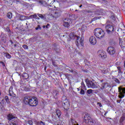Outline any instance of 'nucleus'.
<instances>
[{"instance_id":"21","label":"nucleus","mask_w":125,"mask_h":125,"mask_svg":"<svg viewBox=\"0 0 125 125\" xmlns=\"http://www.w3.org/2000/svg\"><path fill=\"white\" fill-rule=\"evenodd\" d=\"M26 19V16L21 15L20 17V20H21V21H24Z\"/></svg>"},{"instance_id":"58","label":"nucleus","mask_w":125,"mask_h":125,"mask_svg":"<svg viewBox=\"0 0 125 125\" xmlns=\"http://www.w3.org/2000/svg\"><path fill=\"white\" fill-rule=\"evenodd\" d=\"M77 89H78V90H80V89L79 88H77Z\"/></svg>"},{"instance_id":"27","label":"nucleus","mask_w":125,"mask_h":125,"mask_svg":"<svg viewBox=\"0 0 125 125\" xmlns=\"http://www.w3.org/2000/svg\"><path fill=\"white\" fill-rule=\"evenodd\" d=\"M5 56L6 58H8V59H10V58H11V55L8 53H6Z\"/></svg>"},{"instance_id":"42","label":"nucleus","mask_w":125,"mask_h":125,"mask_svg":"<svg viewBox=\"0 0 125 125\" xmlns=\"http://www.w3.org/2000/svg\"><path fill=\"white\" fill-rule=\"evenodd\" d=\"M111 19L112 20H116V18H115V16H111Z\"/></svg>"},{"instance_id":"44","label":"nucleus","mask_w":125,"mask_h":125,"mask_svg":"<svg viewBox=\"0 0 125 125\" xmlns=\"http://www.w3.org/2000/svg\"><path fill=\"white\" fill-rule=\"evenodd\" d=\"M50 26V24H49V23H48L46 26V29H48L49 27Z\"/></svg>"},{"instance_id":"17","label":"nucleus","mask_w":125,"mask_h":125,"mask_svg":"<svg viewBox=\"0 0 125 125\" xmlns=\"http://www.w3.org/2000/svg\"><path fill=\"white\" fill-rule=\"evenodd\" d=\"M56 115H57L58 118H59V119H60V116H61V111H60V110L56 109Z\"/></svg>"},{"instance_id":"20","label":"nucleus","mask_w":125,"mask_h":125,"mask_svg":"<svg viewBox=\"0 0 125 125\" xmlns=\"http://www.w3.org/2000/svg\"><path fill=\"white\" fill-rule=\"evenodd\" d=\"M7 17L9 18V19H11L12 18V13L9 12L7 14Z\"/></svg>"},{"instance_id":"33","label":"nucleus","mask_w":125,"mask_h":125,"mask_svg":"<svg viewBox=\"0 0 125 125\" xmlns=\"http://www.w3.org/2000/svg\"><path fill=\"white\" fill-rule=\"evenodd\" d=\"M92 91H93V90L92 89H89L87 90V92L88 94H91V93L92 92Z\"/></svg>"},{"instance_id":"2","label":"nucleus","mask_w":125,"mask_h":125,"mask_svg":"<svg viewBox=\"0 0 125 125\" xmlns=\"http://www.w3.org/2000/svg\"><path fill=\"white\" fill-rule=\"evenodd\" d=\"M69 37L72 40H76L75 42L76 44L77 47H79L80 44L83 46V38H81L80 36H78L77 35H73L72 33H70L69 35Z\"/></svg>"},{"instance_id":"53","label":"nucleus","mask_w":125,"mask_h":125,"mask_svg":"<svg viewBox=\"0 0 125 125\" xmlns=\"http://www.w3.org/2000/svg\"><path fill=\"white\" fill-rule=\"evenodd\" d=\"M43 29H44V28H46V26L45 25H43Z\"/></svg>"},{"instance_id":"56","label":"nucleus","mask_w":125,"mask_h":125,"mask_svg":"<svg viewBox=\"0 0 125 125\" xmlns=\"http://www.w3.org/2000/svg\"><path fill=\"white\" fill-rule=\"evenodd\" d=\"M52 64L53 65H54V62H52Z\"/></svg>"},{"instance_id":"18","label":"nucleus","mask_w":125,"mask_h":125,"mask_svg":"<svg viewBox=\"0 0 125 125\" xmlns=\"http://www.w3.org/2000/svg\"><path fill=\"white\" fill-rule=\"evenodd\" d=\"M22 78L24 80H27V79H29V74H28V73H24L22 74Z\"/></svg>"},{"instance_id":"45","label":"nucleus","mask_w":125,"mask_h":125,"mask_svg":"<svg viewBox=\"0 0 125 125\" xmlns=\"http://www.w3.org/2000/svg\"><path fill=\"white\" fill-rule=\"evenodd\" d=\"M97 104L99 105V107H102V104H101V103H98Z\"/></svg>"},{"instance_id":"32","label":"nucleus","mask_w":125,"mask_h":125,"mask_svg":"<svg viewBox=\"0 0 125 125\" xmlns=\"http://www.w3.org/2000/svg\"><path fill=\"white\" fill-rule=\"evenodd\" d=\"M105 85H106V83H103L102 84L101 89H104V88H105Z\"/></svg>"},{"instance_id":"55","label":"nucleus","mask_w":125,"mask_h":125,"mask_svg":"<svg viewBox=\"0 0 125 125\" xmlns=\"http://www.w3.org/2000/svg\"><path fill=\"white\" fill-rule=\"evenodd\" d=\"M66 76H69V74H66Z\"/></svg>"},{"instance_id":"13","label":"nucleus","mask_w":125,"mask_h":125,"mask_svg":"<svg viewBox=\"0 0 125 125\" xmlns=\"http://www.w3.org/2000/svg\"><path fill=\"white\" fill-rule=\"evenodd\" d=\"M98 54L100 57H101L103 59L104 58H106L107 57V55H106V52L105 51L102 50H100L98 51Z\"/></svg>"},{"instance_id":"38","label":"nucleus","mask_w":125,"mask_h":125,"mask_svg":"<svg viewBox=\"0 0 125 125\" xmlns=\"http://www.w3.org/2000/svg\"><path fill=\"white\" fill-rule=\"evenodd\" d=\"M0 63L2 64V65L3 66V67H5V64L3 62H1L0 61Z\"/></svg>"},{"instance_id":"50","label":"nucleus","mask_w":125,"mask_h":125,"mask_svg":"<svg viewBox=\"0 0 125 125\" xmlns=\"http://www.w3.org/2000/svg\"><path fill=\"white\" fill-rule=\"evenodd\" d=\"M117 69H118V70H121V67L120 66H118Z\"/></svg>"},{"instance_id":"25","label":"nucleus","mask_w":125,"mask_h":125,"mask_svg":"<svg viewBox=\"0 0 125 125\" xmlns=\"http://www.w3.org/2000/svg\"><path fill=\"white\" fill-rule=\"evenodd\" d=\"M102 73L103 74H107V73H108V70H107V69L104 68L103 70H102Z\"/></svg>"},{"instance_id":"57","label":"nucleus","mask_w":125,"mask_h":125,"mask_svg":"<svg viewBox=\"0 0 125 125\" xmlns=\"http://www.w3.org/2000/svg\"><path fill=\"white\" fill-rule=\"evenodd\" d=\"M0 95H1V93H0Z\"/></svg>"},{"instance_id":"11","label":"nucleus","mask_w":125,"mask_h":125,"mask_svg":"<svg viewBox=\"0 0 125 125\" xmlns=\"http://www.w3.org/2000/svg\"><path fill=\"white\" fill-rule=\"evenodd\" d=\"M107 51L110 55H114L116 53V49L113 46H109L107 49Z\"/></svg>"},{"instance_id":"51","label":"nucleus","mask_w":125,"mask_h":125,"mask_svg":"<svg viewBox=\"0 0 125 125\" xmlns=\"http://www.w3.org/2000/svg\"><path fill=\"white\" fill-rule=\"evenodd\" d=\"M14 48H15V47H16V46H17V44H15L14 45Z\"/></svg>"},{"instance_id":"35","label":"nucleus","mask_w":125,"mask_h":125,"mask_svg":"<svg viewBox=\"0 0 125 125\" xmlns=\"http://www.w3.org/2000/svg\"><path fill=\"white\" fill-rule=\"evenodd\" d=\"M80 94L83 95L84 94V90L83 89H81L80 91Z\"/></svg>"},{"instance_id":"40","label":"nucleus","mask_w":125,"mask_h":125,"mask_svg":"<svg viewBox=\"0 0 125 125\" xmlns=\"http://www.w3.org/2000/svg\"><path fill=\"white\" fill-rule=\"evenodd\" d=\"M37 124H42V125H45V124L44 123V122H42V121H41L40 122H38L37 123Z\"/></svg>"},{"instance_id":"47","label":"nucleus","mask_w":125,"mask_h":125,"mask_svg":"<svg viewBox=\"0 0 125 125\" xmlns=\"http://www.w3.org/2000/svg\"><path fill=\"white\" fill-rule=\"evenodd\" d=\"M35 19H37V20H40V18L38 17V16H36V17L35 18Z\"/></svg>"},{"instance_id":"10","label":"nucleus","mask_w":125,"mask_h":125,"mask_svg":"<svg viewBox=\"0 0 125 125\" xmlns=\"http://www.w3.org/2000/svg\"><path fill=\"white\" fill-rule=\"evenodd\" d=\"M65 100L63 101L62 106H63L64 109L67 111L70 107V103H69V101H68V100L66 99V98H65Z\"/></svg>"},{"instance_id":"31","label":"nucleus","mask_w":125,"mask_h":125,"mask_svg":"<svg viewBox=\"0 0 125 125\" xmlns=\"http://www.w3.org/2000/svg\"><path fill=\"white\" fill-rule=\"evenodd\" d=\"M125 121V117L122 116L120 120V123H123Z\"/></svg>"},{"instance_id":"7","label":"nucleus","mask_w":125,"mask_h":125,"mask_svg":"<svg viewBox=\"0 0 125 125\" xmlns=\"http://www.w3.org/2000/svg\"><path fill=\"white\" fill-rule=\"evenodd\" d=\"M105 30L106 31V33L108 34V35H112L114 32H115V29H114V26L110 24H107L105 25Z\"/></svg>"},{"instance_id":"16","label":"nucleus","mask_w":125,"mask_h":125,"mask_svg":"<svg viewBox=\"0 0 125 125\" xmlns=\"http://www.w3.org/2000/svg\"><path fill=\"white\" fill-rule=\"evenodd\" d=\"M69 20V19H65L64 20V22L63 23V25L64 27H66V28H68V27H70V24H69V22L66 21H68Z\"/></svg>"},{"instance_id":"39","label":"nucleus","mask_w":125,"mask_h":125,"mask_svg":"<svg viewBox=\"0 0 125 125\" xmlns=\"http://www.w3.org/2000/svg\"><path fill=\"white\" fill-rule=\"evenodd\" d=\"M39 29H40V30H41V29H42V27H41V26L39 25H38L37 27H36L35 29L39 30Z\"/></svg>"},{"instance_id":"48","label":"nucleus","mask_w":125,"mask_h":125,"mask_svg":"<svg viewBox=\"0 0 125 125\" xmlns=\"http://www.w3.org/2000/svg\"><path fill=\"white\" fill-rule=\"evenodd\" d=\"M10 42L12 45L13 44V43H14V42H12V40H10Z\"/></svg>"},{"instance_id":"24","label":"nucleus","mask_w":125,"mask_h":125,"mask_svg":"<svg viewBox=\"0 0 125 125\" xmlns=\"http://www.w3.org/2000/svg\"><path fill=\"white\" fill-rule=\"evenodd\" d=\"M113 80H114V81L115 82H116L117 83H118L119 84H120V83H121V82H120V80H119L118 79V78H113Z\"/></svg>"},{"instance_id":"5","label":"nucleus","mask_w":125,"mask_h":125,"mask_svg":"<svg viewBox=\"0 0 125 125\" xmlns=\"http://www.w3.org/2000/svg\"><path fill=\"white\" fill-rule=\"evenodd\" d=\"M54 14L52 15L53 18L57 19V18H59V17L61 16L62 11L60 8H57L55 10H54Z\"/></svg>"},{"instance_id":"6","label":"nucleus","mask_w":125,"mask_h":125,"mask_svg":"<svg viewBox=\"0 0 125 125\" xmlns=\"http://www.w3.org/2000/svg\"><path fill=\"white\" fill-rule=\"evenodd\" d=\"M119 95L118 97L120 99H123L125 95V87L120 86L118 87Z\"/></svg>"},{"instance_id":"36","label":"nucleus","mask_w":125,"mask_h":125,"mask_svg":"<svg viewBox=\"0 0 125 125\" xmlns=\"http://www.w3.org/2000/svg\"><path fill=\"white\" fill-rule=\"evenodd\" d=\"M71 123L72 124H73V125H79V124H77V125L75 124V123H77V122H76V121H75L73 119H71Z\"/></svg>"},{"instance_id":"29","label":"nucleus","mask_w":125,"mask_h":125,"mask_svg":"<svg viewBox=\"0 0 125 125\" xmlns=\"http://www.w3.org/2000/svg\"><path fill=\"white\" fill-rule=\"evenodd\" d=\"M29 17H30V18H31L32 19H33V18L35 19L36 17H37V14L32 15L30 16Z\"/></svg>"},{"instance_id":"15","label":"nucleus","mask_w":125,"mask_h":125,"mask_svg":"<svg viewBox=\"0 0 125 125\" xmlns=\"http://www.w3.org/2000/svg\"><path fill=\"white\" fill-rule=\"evenodd\" d=\"M7 119L8 121H12V120L15 119V115H13L12 113H9L7 116Z\"/></svg>"},{"instance_id":"34","label":"nucleus","mask_w":125,"mask_h":125,"mask_svg":"<svg viewBox=\"0 0 125 125\" xmlns=\"http://www.w3.org/2000/svg\"><path fill=\"white\" fill-rule=\"evenodd\" d=\"M22 47H23V48H24V49H28V45H27L26 44L23 45Z\"/></svg>"},{"instance_id":"46","label":"nucleus","mask_w":125,"mask_h":125,"mask_svg":"<svg viewBox=\"0 0 125 125\" xmlns=\"http://www.w3.org/2000/svg\"><path fill=\"white\" fill-rule=\"evenodd\" d=\"M121 101H122V100H121V99H120V100H117V103H121Z\"/></svg>"},{"instance_id":"59","label":"nucleus","mask_w":125,"mask_h":125,"mask_svg":"<svg viewBox=\"0 0 125 125\" xmlns=\"http://www.w3.org/2000/svg\"><path fill=\"white\" fill-rule=\"evenodd\" d=\"M62 0V1H63V0Z\"/></svg>"},{"instance_id":"30","label":"nucleus","mask_w":125,"mask_h":125,"mask_svg":"<svg viewBox=\"0 0 125 125\" xmlns=\"http://www.w3.org/2000/svg\"><path fill=\"white\" fill-rule=\"evenodd\" d=\"M38 16H39V17H40L42 19H44V16H43V15L41 14H38Z\"/></svg>"},{"instance_id":"1","label":"nucleus","mask_w":125,"mask_h":125,"mask_svg":"<svg viewBox=\"0 0 125 125\" xmlns=\"http://www.w3.org/2000/svg\"><path fill=\"white\" fill-rule=\"evenodd\" d=\"M23 102L26 105H30V106H35L38 105V99L34 97L31 98L29 97H25L24 98Z\"/></svg>"},{"instance_id":"4","label":"nucleus","mask_w":125,"mask_h":125,"mask_svg":"<svg viewBox=\"0 0 125 125\" xmlns=\"http://www.w3.org/2000/svg\"><path fill=\"white\" fill-rule=\"evenodd\" d=\"M84 122H85V124H87V125H95L96 122L93 121V119H91V117L89 116V114L88 113L86 114L84 117Z\"/></svg>"},{"instance_id":"19","label":"nucleus","mask_w":125,"mask_h":125,"mask_svg":"<svg viewBox=\"0 0 125 125\" xmlns=\"http://www.w3.org/2000/svg\"><path fill=\"white\" fill-rule=\"evenodd\" d=\"M81 85L83 89H84L85 90H86V86H85V84H84V83H83V81L82 82Z\"/></svg>"},{"instance_id":"26","label":"nucleus","mask_w":125,"mask_h":125,"mask_svg":"<svg viewBox=\"0 0 125 125\" xmlns=\"http://www.w3.org/2000/svg\"><path fill=\"white\" fill-rule=\"evenodd\" d=\"M83 12H84V13H92V11L87 10H83Z\"/></svg>"},{"instance_id":"28","label":"nucleus","mask_w":125,"mask_h":125,"mask_svg":"<svg viewBox=\"0 0 125 125\" xmlns=\"http://www.w3.org/2000/svg\"><path fill=\"white\" fill-rule=\"evenodd\" d=\"M101 17H96L92 19V21H96L97 19H100Z\"/></svg>"},{"instance_id":"60","label":"nucleus","mask_w":125,"mask_h":125,"mask_svg":"<svg viewBox=\"0 0 125 125\" xmlns=\"http://www.w3.org/2000/svg\"><path fill=\"white\" fill-rule=\"evenodd\" d=\"M56 95H57V94H56Z\"/></svg>"},{"instance_id":"14","label":"nucleus","mask_w":125,"mask_h":125,"mask_svg":"<svg viewBox=\"0 0 125 125\" xmlns=\"http://www.w3.org/2000/svg\"><path fill=\"white\" fill-rule=\"evenodd\" d=\"M89 41L91 44H92L93 45H94V44H96V38H95V37H94V36H91L89 38Z\"/></svg>"},{"instance_id":"54","label":"nucleus","mask_w":125,"mask_h":125,"mask_svg":"<svg viewBox=\"0 0 125 125\" xmlns=\"http://www.w3.org/2000/svg\"><path fill=\"white\" fill-rule=\"evenodd\" d=\"M82 6H83V5H81L79 7H82Z\"/></svg>"},{"instance_id":"22","label":"nucleus","mask_w":125,"mask_h":125,"mask_svg":"<svg viewBox=\"0 0 125 125\" xmlns=\"http://www.w3.org/2000/svg\"><path fill=\"white\" fill-rule=\"evenodd\" d=\"M5 100L7 104H9V103H10V102H9V99L8 98V96H6L5 97Z\"/></svg>"},{"instance_id":"49","label":"nucleus","mask_w":125,"mask_h":125,"mask_svg":"<svg viewBox=\"0 0 125 125\" xmlns=\"http://www.w3.org/2000/svg\"><path fill=\"white\" fill-rule=\"evenodd\" d=\"M13 88V87L12 86H11L9 88V91H10V90H12Z\"/></svg>"},{"instance_id":"37","label":"nucleus","mask_w":125,"mask_h":125,"mask_svg":"<svg viewBox=\"0 0 125 125\" xmlns=\"http://www.w3.org/2000/svg\"><path fill=\"white\" fill-rule=\"evenodd\" d=\"M28 123L30 125H33V121L32 120H29L28 121Z\"/></svg>"},{"instance_id":"9","label":"nucleus","mask_w":125,"mask_h":125,"mask_svg":"<svg viewBox=\"0 0 125 125\" xmlns=\"http://www.w3.org/2000/svg\"><path fill=\"white\" fill-rule=\"evenodd\" d=\"M85 83L88 87L93 89L97 88V85H96L95 83H93L92 81H89L88 79H85Z\"/></svg>"},{"instance_id":"8","label":"nucleus","mask_w":125,"mask_h":125,"mask_svg":"<svg viewBox=\"0 0 125 125\" xmlns=\"http://www.w3.org/2000/svg\"><path fill=\"white\" fill-rule=\"evenodd\" d=\"M47 1L48 2H46V1L44 0H40L39 1V3H40L41 5H43V6H48L49 4H51V3L52 4L53 3V2L55 1V0H52V1H51V0H48Z\"/></svg>"},{"instance_id":"3","label":"nucleus","mask_w":125,"mask_h":125,"mask_svg":"<svg viewBox=\"0 0 125 125\" xmlns=\"http://www.w3.org/2000/svg\"><path fill=\"white\" fill-rule=\"evenodd\" d=\"M94 34L98 39H101L105 36V32L101 28H96L94 30Z\"/></svg>"},{"instance_id":"52","label":"nucleus","mask_w":125,"mask_h":125,"mask_svg":"<svg viewBox=\"0 0 125 125\" xmlns=\"http://www.w3.org/2000/svg\"><path fill=\"white\" fill-rule=\"evenodd\" d=\"M118 73H122V70H121V69L119 70V71H118Z\"/></svg>"},{"instance_id":"12","label":"nucleus","mask_w":125,"mask_h":125,"mask_svg":"<svg viewBox=\"0 0 125 125\" xmlns=\"http://www.w3.org/2000/svg\"><path fill=\"white\" fill-rule=\"evenodd\" d=\"M0 42L3 44L6 42V35L1 33L0 36Z\"/></svg>"},{"instance_id":"41","label":"nucleus","mask_w":125,"mask_h":125,"mask_svg":"<svg viewBox=\"0 0 125 125\" xmlns=\"http://www.w3.org/2000/svg\"><path fill=\"white\" fill-rule=\"evenodd\" d=\"M69 71H70V72H71V73H73V74H76V71H75V70H69Z\"/></svg>"},{"instance_id":"43","label":"nucleus","mask_w":125,"mask_h":125,"mask_svg":"<svg viewBox=\"0 0 125 125\" xmlns=\"http://www.w3.org/2000/svg\"><path fill=\"white\" fill-rule=\"evenodd\" d=\"M48 10H49V12H52V11H53V10H52V9L50 8H48Z\"/></svg>"},{"instance_id":"23","label":"nucleus","mask_w":125,"mask_h":125,"mask_svg":"<svg viewBox=\"0 0 125 125\" xmlns=\"http://www.w3.org/2000/svg\"><path fill=\"white\" fill-rule=\"evenodd\" d=\"M18 123L16 121H12L11 123L10 124L11 125H18Z\"/></svg>"}]
</instances>
